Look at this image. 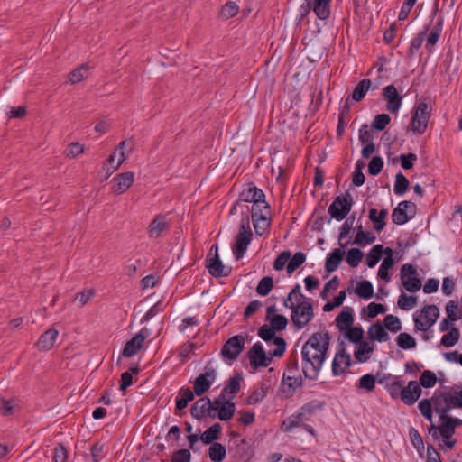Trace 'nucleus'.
I'll list each match as a JSON object with an SVG mask.
<instances>
[{
    "label": "nucleus",
    "mask_w": 462,
    "mask_h": 462,
    "mask_svg": "<svg viewBox=\"0 0 462 462\" xmlns=\"http://www.w3.org/2000/svg\"><path fill=\"white\" fill-rule=\"evenodd\" d=\"M168 227L169 223L166 220V217L164 216L158 215L149 225V236L152 238H157Z\"/></svg>",
    "instance_id": "obj_26"
},
{
    "label": "nucleus",
    "mask_w": 462,
    "mask_h": 462,
    "mask_svg": "<svg viewBox=\"0 0 462 462\" xmlns=\"http://www.w3.org/2000/svg\"><path fill=\"white\" fill-rule=\"evenodd\" d=\"M148 337L149 330L146 328H142L133 338L125 343L122 350V356L124 357H132L136 355Z\"/></svg>",
    "instance_id": "obj_17"
},
{
    "label": "nucleus",
    "mask_w": 462,
    "mask_h": 462,
    "mask_svg": "<svg viewBox=\"0 0 462 462\" xmlns=\"http://www.w3.org/2000/svg\"><path fill=\"white\" fill-rule=\"evenodd\" d=\"M434 406L430 399H422L420 401L418 404V409L420 410L421 415L428 420H432V410Z\"/></svg>",
    "instance_id": "obj_45"
},
{
    "label": "nucleus",
    "mask_w": 462,
    "mask_h": 462,
    "mask_svg": "<svg viewBox=\"0 0 462 462\" xmlns=\"http://www.w3.org/2000/svg\"><path fill=\"white\" fill-rule=\"evenodd\" d=\"M206 267L209 273L217 278L226 277L231 273V268L223 264L217 254V245L211 246L209 254L207 256Z\"/></svg>",
    "instance_id": "obj_9"
},
{
    "label": "nucleus",
    "mask_w": 462,
    "mask_h": 462,
    "mask_svg": "<svg viewBox=\"0 0 462 462\" xmlns=\"http://www.w3.org/2000/svg\"><path fill=\"white\" fill-rule=\"evenodd\" d=\"M397 345L402 349H411L416 346L415 338L410 334L403 332L396 338Z\"/></svg>",
    "instance_id": "obj_44"
},
{
    "label": "nucleus",
    "mask_w": 462,
    "mask_h": 462,
    "mask_svg": "<svg viewBox=\"0 0 462 462\" xmlns=\"http://www.w3.org/2000/svg\"><path fill=\"white\" fill-rule=\"evenodd\" d=\"M266 393H267V390H266V387H264L263 385L261 388L254 390L247 397V400H246L247 404L254 405V404L260 402L261 401H263L265 398Z\"/></svg>",
    "instance_id": "obj_53"
},
{
    "label": "nucleus",
    "mask_w": 462,
    "mask_h": 462,
    "mask_svg": "<svg viewBox=\"0 0 462 462\" xmlns=\"http://www.w3.org/2000/svg\"><path fill=\"white\" fill-rule=\"evenodd\" d=\"M345 331L346 332V337L350 342L357 344L364 341V330L361 327H350Z\"/></svg>",
    "instance_id": "obj_48"
},
{
    "label": "nucleus",
    "mask_w": 462,
    "mask_h": 462,
    "mask_svg": "<svg viewBox=\"0 0 462 462\" xmlns=\"http://www.w3.org/2000/svg\"><path fill=\"white\" fill-rule=\"evenodd\" d=\"M368 337L371 340H376L379 342L387 341L388 334L385 331L384 328L380 322H375L372 324L367 331Z\"/></svg>",
    "instance_id": "obj_32"
},
{
    "label": "nucleus",
    "mask_w": 462,
    "mask_h": 462,
    "mask_svg": "<svg viewBox=\"0 0 462 462\" xmlns=\"http://www.w3.org/2000/svg\"><path fill=\"white\" fill-rule=\"evenodd\" d=\"M391 117L387 114H380L376 116L373 121V127L377 131H383L390 123Z\"/></svg>",
    "instance_id": "obj_60"
},
{
    "label": "nucleus",
    "mask_w": 462,
    "mask_h": 462,
    "mask_svg": "<svg viewBox=\"0 0 462 462\" xmlns=\"http://www.w3.org/2000/svg\"><path fill=\"white\" fill-rule=\"evenodd\" d=\"M306 300V297L301 293V288L300 284H296L291 292L288 294V297L283 301V306L288 307L291 302H299Z\"/></svg>",
    "instance_id": "obj_42"
},
{
    "label": "nucleus",
    "mask_w": 462,
    "mask_h": 462,
    "mask_svg": "<svg viewBox=\"0 0 462 462\" xmlns=\"http://www.w3.org/2000/svg\"><path fill=\"white\" fill-rule=\"evenodd\" d=\"M306 260V256L302 252L296 253L287 265V273H292L297 268H299Z\"/></svg>",
    "instance_id": "obj_51"
},
{
    "label": "nucleus",
    "mask_w": 462,
    "mask_h": 462,
    "mask_svg": "<svg viewBox=\"0 0 462 462\" xmlns=\"http://www.w3.org/2000/svg\"><path fill=\"white\" fill-rule=\"evenodd\" d=\"M216 379V371L213 368L207 369L200 374L194 381V393L198 396L204 394Z\"/></svg>",
    "instance_id": "obj_20"
},
{
    "label": "nucleus",
    "mask_w": 462,
    "mask_h": 462,
    "mask_svg": "<svg viewBox=\"0 0 462 462\" xmlns=\"http://www.w3.org/2000/svg\"><path fill=\"white\" fill-rule=\"evenodd\" d=\"M252 221L256 235L260 236L263 235L271 224L269 215L260 214V217L252 218Z\"/></svg>",
    "instance_id": "obj_35"
},
{
    "label": "nucleus",
    "mask_w": 462,
    "mask_h": 462,
    "mask_svg": "<svg viewBox=\"0 0 462 462\" xmlns=\"http://www.w3.org/2000/svg\"><path fill=\"white\" fill-rule=\"evenodd\" d=\"M238 5L235 2L229 1L222 6L220 15L225 19H229L234 17L238 13Z\"/></svg>",
    "instance_id": "obj_54"
},
{
    "label": "nucleus",
    "mask_w": 462,
    "mask_h": 462,
    "mask_svg": "<svg viewBox=\"0 0 462 462\" xmlns=\"http://www.w3.org/2000/svg\"><path fill=\"white\" fill-rule=\"evenodd\" d=\"M459 338V329L457 328H452L450 331L442 337L440 343L446 347H451L458 342Z\"/></svg>",
    "instance_id": "obj_38"
},
{
    "label": "nucleus",
    "mask_w": 462,
    "mask_h": 462,
    "mask_svg": "<svg viewBox=\"0 0 462 462\" xmlns=\"http://www.w3.org/2000/svg\"><path fill=\"white\" fill-rule=\"evenodd\" d=\"M375 240V236L371 232H365L362 226H358L354 244L357 245H370Z\"/></svg>",
    "instance_id": "obj_39"
},
{
    "label": "nucleus",
    "mask_w": 462,
    "mask_h": 462,
    "mask_svg": "<svg viewBox=\"0 0 462 462\" xmlns=\"http://www.w3.org/2000/svg\"><path fill=\"white\" fill-rule=\"evenodd\" d=\"M191 455L188 449H179L174 452L171 462H190Z\"/></svg>",
    "instance_id": "obj_64"
},
{
    "label": "nucleus",
    "mask_w": 462,
    "mask_h": 462,
    "mask_svg": "<svg viewBox=\"0 0 462 462\" xmlns=\"http://www.w3.org/2000/svg\"><path fill=\"white\" fill-rule=\"evenodd\" d=\"M252 238L253 232L250 227V219L248 217H244L241 219L239 231L236 236V241L232 248L236 260L244 257Z\"/></svg>",
    "instance_id": "obj_5"
},
{
    "label": "nucleus",
    "mask_w": 462,
    "mask_h": 462,
    "mask_svg": "<svg viewBox=\"0 0 462 462\" xmlns=\"http://www.w3.org/2000/svg\"><path fill=\"white\" fill-rule=\"evenodd\" d=\"M353 322V309L350 307H345L336 318V325L339 331H345L348 328L352 327Z\"/></svg>",
    "instance_id": "obj_25"
},
{
    "label": "nucleus",
    "mask_w": 462,
    "mask_h": 462,
    "mask_svg": "<svg viewBox=\"0 0 462 462\" xmlns=\"http://www.w3.org/2000/svg\"><path fill=\"white\" fill-rule=\"evenodd\" d=\"M437 383L436 374L430 370H424L420 377V386L424 388H431Z\"/></svg>",
    "instance_id": "obj_46"
},
{
    "label": "nucleus",
    "mask_w": 462,
    "mask_h": 462,
    "mask_svg": "<svg viewBox=\"0 0 462 462\" xmlns=\"http://www.w3.org/2000/svg\"><path fill=\"white\" fill-rule=\"evenodd\" d=\"M88 67L87 65H81L69 73V81L72 84H76L87 78Z\"/></svg>",
    "instance_id": "obj_56"
},
{
    "label": "nucleus",
    "mask_w": 462,
    "mask_h": 462,
    "mask_svg": "<svg viewBox=\"0 0 462 462\" xmlns=\"http://www.w3.org/2000/svg\"><path fill=\"white\" fill-rule=\"evenodd\" d=\"M354 220L355 216H351L341 226L339 234V245L342 248H345L347 245V243L343 244L341 241L350 233L351 229L353 228Z\"/></svg>",
    "instance_id": "obj_52"
},
{
    "label": "nucleus",
    "mask_w": 462,
    "mask_h": 462,
    "mask_svg": "<svg viewBox=\"0 0 462 462\" xmlns=\"http://www.w3.org/2000/svg\"><path fill=\"white\" fill-rule=\"evenodd\" d=\"M245 337L236 335L226 341L221 348V356L224 359L236 360L245 347Z\"/></svg>",
    "instance_id": "obj_14"
},
{
    "label": "nucleus",
    "mask_w": 462,
    "mask_h": 462,
    "mask_svg": "<svg viewBox=\"0 0 462 462\" xmlns=\"http://www.w3.org/2000/svg\"><path fill=\"white\" fill-rule=\"evenodd\" d=\"M364 257L363 252L358 248H351L346 254V263L351 267H356Z\"/></svg>",
    "instance_id": "obj_50"
},
{
    "label": "nucleus",
    "mask_w": 462,
    "mask_h": 462,
    "mask_svg": "<svg viewBox=\"0 0 462 462\" xmlns=\"http://www.w3.org/2000/svg\"><path fill=\"white\" fill-rule=\"evenodd\" d=\"M287 308L291 310V321L297 329L306 327L314 317L313 307L308 300L291 302Z\"/></svg>",
    "instance_id": "obj_6"
},
{
    "label": "nucleus",
    "mask_w": 462,
    "mask_h": 462,
    "mask_svg": "<svg viewBox=\"0 0 462 462\" xmlns=\"http://www.w3.org/2000/svg\"><path fill=\"white\" fill-rule=\"evenodd\" d=\"M270 322H271V327L276 330V331H282L283 329H285L287 324H288V319L285 316L283 315H281V314H277V315H274L271 319H270Z\"/></svg>",
    "instance_id": "obj_59"
},
{
    "label": "nucleus",
    "mask_w": 462,
    "mask_h": 462,
    "mask_svg": "<svg viewBox=\"0 0 462 462\" xmlns=\"http://www.w3.org/2000/svg\"><path fill=\"white\" fill-rule=\"evenodd\" d=\"M401 281L406 291L416 292L421 288V281L418 277L416 268L411 264H403L401 268Z\"/></svg>",
    "instance_id": "obj_13"
},
{
    "label": "nucleus",
    "mask_w": 462,
    "mask_h": 462,
    "mask_svg": "<svg viewBox=\"0 0 462 462\" xmlns=\"http://www.w3.org/2000/svg\"><path fill=\"white\" fill-rule=\"evenodd\" d=\"M273 280L270 276L262 278L256 287V292L261 296H266L272 291Z\"/></svg>",
    "instance_id": "obj_49"
},
{
    "label": "nucleus",
    "mask_w": 462,
    "mask_h": 462,
    "mask_svg": "<svg viewBox=\"0 0 462 462\" xmlns=\"http://www.w3.org/2000/svg\"><path fill=\"white\" fill-rule=\"evenodd\" d=\"M264 198L263 191L252 184L245 188L239 195V200L251 203L261 202Z\"/></svg>",
    "instance_id": "obj_24"
},
{
    "label": "nucleus",
    "mask_w": 462,
    "mask_h": 462,
    "mask_svg": "<svg viewBox=\"0 0 462 462\" xmlns=\"http://www.w3.org/2000/svg\"><path fill=\"white\" fill-rule=\"evenodd\" d=\"M431 112L432 106L428 103L420 102L413 109L408 131H411L419 135L423 134L427 130Z\"/></svg>",
    "instance_id": "obj_4"
},
{
    "label": "nucleus",
    "mask_w": 462,
    "mask_h": 462,
    "mask_svg": "<svg viewBox=\"0 0 462 462\" xmlns=\"http://www.w3.org/2000/svg\"><path fill=\"white\" fill-rule=\"evenodd\" d=\"M260 214L270 215V207L268 203L265 201V198L263 199L261 202L253 203L251 209L252 218L260 217Z\"/></svg>",
    "instance_id": "obj_47"
},
{
    "label": "nucleus",
    "mask_w": 462,
    "mask_h": 462,
    "mask_svg": "<svg viewBox=\"0 0 462 462\" xmlns=\"http://www.w3.org/2000/svg\"><path fill=\"white\" fill-rule=\"evenodd\" d=\"M393 260L383 259L378 271V277L382 280H385L386 282H388L390 280L388 270L391 269L393 266Z\"/></svg>",
    "instance_id": "obj_61"
},
{
    "label": "nucleus",
    "mask_w": 462,
    "mask_h": 462,
    "mask_svg": "<svg viewBox=\"0 0 462 462\" xmlns=\"http://www.w3.org/2000/svg\"><path fill=\"white\" fill-rule=\"evenodd\" d=\"M352 206L353 199L349 195L347 197L339 195L334 199L333 202L328 207V211L332 218L341 221L347 217L351 211Z\"/></svg>",
    "instance_id": "obj_11"
},
{
    "label": "nucleus",
    "mask_w": 462,
    "mask_h": 462,
    "mask_svg": "<svg viewBox=\"0 0 462 462\" xmlns=\"http://www.w3.org/2000/svg\"><path fill=\"white\" fill-rule=\"evenodd\" d=\"M313 408L310 404L303 405L296 413L286 418L281 426L283 432H291L294 428H300L304 425V421H309L312 415Z\"/></svg>",
    "instance_id": "obj_8"
},
{
    "label": "nucleus",
    "mask_w": 462,
    "mask_h": 462,
    "mask_svg": "<svg viewBox=\"0 0 462 462\" xmlns=\"http://www.w3.org/2000/svg\"><path fill=\"white\" fill-rule=\"evenodd\" d=\"M330 335L328 331L316 332L305 342L301 350L302 373L305 378L316 380L330 344Z\"/></svg>",
    "instance_id": "obj_1"
},
{
    "label": "nucleus",
    "mask_w": 462,
    "mask_h": 462,
    "mask_svg": "<svg viewBox=\"0 0 462 462\" xmlns=\"http://www.w3.org/2000/svg\"><path fill=\"white\" fill-rule=\"evenodd\" d=\"M439 316V308L436 305H427L420 313L414 316L415 327L418 330L426 331L430 328Z\"/></svg>",
    "instance_id": "obj_10"
},
{
    "label": "nucleus",
    "mask_w": 462,
    "mask_h": 462,
    "mask_svg": "<svg viewBox=\"0 0 462 462\" xmlns=\"http://www.w3.org/2000/svg\"><path fill=\"white\" fill-rule=\"evenodd\" d=\"M383 167V161L380 156H374L372 158L368 164V172L370 175H378Z\"/></svg>",
    "instance_id": "obj_58"
},
{
    "label": "nucleus",
    "mask_w": 462,
    "mask_h": 462,
    "mask_svg": "<svg viewBox=\"0 0 462 462\" xmlns=\"http://www.w3.org/2000/svg\"><path fill=\"white\" fill-rule=\"evenodd\" d=\"M411 219V217L408 216V211L403 208V206H398L393 210L392 220L396 225H403L407 223Z\"/></svg>",
    "instance_id": "obj_36"
},
{
    "label": "nucleus",
    "mask_w": 462,
    "mask_h": 462,
    "mask_svg": "<svg viewBox=\"0 0 462 462\" xmlns=\"http://www.w3.org/2000/svg\"><path fill=\"white\" fill-rule=\"evenodd\" d=\"M383 322L385 328L392 332H398L402 329L401 321L396 316L392 314L386 315Z\"/></svg>",
    "instance_id": "obj_55"
},
{
    "label": "nucleus",
    "mask_w": 462,
    "mask_h": 462,
    "mask_svg": "<svg viewBox=\"0 0 462 462\" xmlns=\"http://www.w3.org/2000/svg\"><path fill=\"white\" fill-rule=\"evenodd\" d=\"M134 180V173L133 171L117 174L111 180V189L117 195L123 194L133 185Z\"/></svg>",
    "instance_id": "obj_19"
},
{
    "label": "nucleus",
    "mask_w": 462,
    "mask_h": 462,
    "mask_svg": "<svg viewBox=\"0 0 462 462\" xmlns=\"http://www.w3.org/2000/svg\"><path fill=\"white\" fill-rule=\"evenodd\" d=\"M409 180L402 172H398L395 176L394 193L396 195L404 194L409 188Z\"/></svg>",
    "instance_id": "obj_40"
},
{
    "label": "nucleus",
    "mask_w": 462,
    "mask_h": 462,
    "mask_svg": "<svg viewBox=\"0 0 462 462\" xmlns=\"http://www.w3.org/2000/svg\"><path fill=\"white\" fill-rule=\"evenodd\" d=\"M302 385L303 380L301 375L283 374L279 393L282 398L288 399L292 397L296 391L300 389Z\"/></svg>",
    "instance_id": "obj_16"
},
{
    "label": "nucleus",
    "mask_w": 462,
    "mask_h": 462,
    "mask_svg": "<svg viewBox=\"0 0 462 462\" xmlns=\"http://www.w3.org/2000/svg\"><path fill=\"white\" fill-rule=\"evenodd\" d=\"M344 255L345 252L341 249H335L333 252L328 254L325 262L326 271L328 273L335 272L338 268L341 261L343 260Z\"/></svg>",
    "instance_id": "obj_28"
},
{
    "label": "nucleus",
    "mask_w": 462,
    "mask_h": 462,
    "mask_svg": "<svg viewBox=\"0 0 462 462\" xmlns=\"http://www.w3.org/2000/svg\"><path fill=\"white\" fill-rule=\"evenodd\" d=\"M417 297L401 294L398 299V306L405 310L411 309L416 304Z\"/></svg>",
    "instance_id": "obj_62"
},
{
    "label": "nucleus",
    "mask_w": 462,
    "mask_h": 462,
    "mask_svg": "<svg viewBox=\"0 0 462 462\" xmlns=\"http://www.w3.org/2000/svg\"><path fill=\"white\" fill-rule=\"evenodd\" d=\"M421 388L417 381H410L407 386L402 387V402L406 405H413L421 395Z\"/></svg>",
    "instance_id": "obj_22"
},
{
    "label": "nucleus",
    "mask_w": 462,
    "mask_h": 462,
    "mask_svg": "<svg viewBox=\"0 0 462 462\" xmlns=\"http://www.w3.org/2000/svg\"><path fill=\"white\" fill-rule=\"evenodd\" d=\"M194 393L189 388H181L180 390L181 397L176 400V408L178 410L185 409L189 402L194 399Z\"/></svg>",
    "instance_id": "obj_37"
},
{
    "label": "nucleus",
    "mask_w": 462,
    "mask_h": 462,
    "mask_svg": "<svg viewBox=\"0 0 462 462\" xmlns=\"http://www.w3.org/2000/svg\"><path fill=\"white\" fill-rule=\"evenodd\" d=\"M210 408L214 419L217 417L222 421L231 420L236 411V404L221 393L214 401H211Z\"/></svg>",
    "instance_id": "obj_7"
},
{
    "label": "nucleus",
    "mask_w": 462,
    "mask_h": 462,
    "mask_svg": "<svg viewBox=\"0 0 462 462\" xmlns=\"http://www.w3.org/2000/svg\"><path fill=\"white\" fill-rule=\"evenodd\" d=\"M258 336L264 341L268 342L272 339H275V330L268 325H263L258 329Z\"/></svg>",
    "instance_id": "obj_63"
},
{
    "label": "nucleus",
    "mask_w": 462,
    "mask_h": 462,
    "mask_svg": "<svg viewBox=\"0 0 462 462\" xmlns=\"http://www.w3.org/2000/svg\"><path fill=\"white\" fill-rule=\"evenodd\" d=\"M371 87L372 82L369 79H364L360 80L358 84L355 87L350 97L355 102H359L363 100Z\"/></svg>",
    "instance_id": "obj_31"
},
{
    "label": "nucleus",
    "mask_w": 462,
    "mask_h": 462,
    "mask_svg": "<svg viewBox=\"0 0 462 462\" xmlns=\"http://www.w3.org/2000/svg\"><path fill=\"white\" fill-rule=\"evenodd\" d=\"M375 378L373 374H367L363 375L358 382V388L371 392L374 389Z\"/></svg>",
    "instance_id": "obj_57"
},
{
    "label": "nucleus",
    "mask_w": 462,
    "mask_h": 462,
    "mask_svg": "<svg viewBox=\"0 0 462 462\" xmlns=\"http://www.w3.org/2000/svg\"><path fill=\"white\" fill-rule=\"evenodd\" d=\"M222 427L219 423H214L208 430H206L200 436V439L204 444H213V442L219 439Z\"/></svg>",
    "instance_id": "obj_33"
},
{
    "label": "nucleus",
    "mask_w": 462,
    "mask_h": 462,
    "mask_svg": "<svg viewBox=\"0 0 462 462\" xmlns=\"http://www.w3.org/2000/svg\"><path fill=\"white\" fill-rule=\"evenodd\" d=\"M241 381L242 376L240 374H235L230 377L226 385L222 389L221 393L232 401L241 389Z\"/></svg>",
    "instance_id": "obj_27"
},
{
    "label": "nucleus",
    "mask_w": 462,
    "mask_h": 462,
    "mask_svg": "<svg viewBox=\"0 0 462 462\" xmlns=\"http://www.w3.org/2000/svg\"><path fill=\"white\" fill-rule=\"evenodd\" d=\"M431 401L434 406V411L440 416H447L448 412L455 407V401L452 396L451 391H439L434 392Z\"/></svg>",
    "instance_id": "obj_12"
},
{
    "label": "nucleus",
    "mask_w": 462,
    "mask_h": 462,
    "mask_svg": "<svg viewBox=\"0 0 462 462\" xmlns=\"http://www.w3.org/2000/svg\"><path fill=\"white\" fill-rule=\"evenodd\" d=\"M276 347L270 351L268 355L264 352L260 342L254 343L247 352L250 365L254 369L258 367H267L273 361V357H281L286 349V342L282 337L274 339Z\"/></svg>",
    "instance_id": "obj_3"
},
{
    "label": "nucleus",
    "mask_w": 462,
    "mask_h": 462,
    "mask_svg": "<svg viewBox=\"0 0 462 462\" xmlns=\"http://www.w3.org/2000/svg\"><path fill=\"white\" fill-rule=\"evenodd\" d=\"M462 425V420L458 418L447 416H440L439 425L431 422L428 429V434L431 437L433 441H438L442 439L444 446L448 448H453L457 443V439L453 438L456 428Z\"/></svg>",
    "instance_id": "obj_2"
},
{
    "label": "nucleus",
    "mask_w": 462,
    "mask_h": 462,
    "mask_svg": "<svg viewBox=\"0 0 462 462\" xmlns=\"http://www.w3.org/2000/svg\"><path fill=\"white\" fill-rule=\"evenodd\" d=\"M331 0H312V10L320 20H327L330 15Z\"/></svg>",
    "instance_id": "obj_30"
},
{
    "label": "nucleus",
    "mask_w": 462,
    "mask_h": 462,
    "mask_svg": "<svg viewBox=\"0 0 462 462\" xmlns=\"http://www.w3.org/2000/svg\"><path fill=\"white\" fill-rule=\"evenodd\" d=\"M383 254V245H374L370 252L366 255V264L368 267L372 268L377 264L379 260L382 257Z\"/></svg>",
    "instance_id": "obj_41"
},
{
    "label": "nucleus",
    "mask_w": 462,
    "mask_h": 462,
    "mask_svg": "<svg viewBox=\"0 0 462 462\" xmlns=\"http://www.w3.org/2000/svg\"><path fill=\"white\" fill-rule=\"evenodd\" d=\"M59 332L55 328L46 330L38 339L35 346L41 351H47L53 347Z\"/></svg>",
    "instance_id": "obj_23"
},
{
    "label": "nucleus",
    "mask_w": 462,
    "mask_h": 462,
    "mask_svg": "<svg viewBox=\"0 0 462 462\" xmlns=\"http://www.w3.org/2000/svg\"><path fill=\"white\" fill-rule=\"evenodd\" d=\"M211 400L208 397H201L196 401L190 408V414L198 420H202L206 417L214 419L211 412Z\"/></svg>",
    "instance_id": "obj_18"
},
{
    "label": "nucleus",
    "mask_w": 462,
    "mask_h": 462,
    "mask_svg": "<svg viewBox=\"0 0 462 462\" xmlns=\"http://www.w3.org/2000/svg\"><path fill=\"white\" fill-rule=\"evenodd\" d=\"M209 458L213 462H222L226 456V448L218 442H214L208 448Z\"/></svg>",
    "instance_id": "obj_34"
},
{
    "label": "nucleus",
    "mask_w": 462,
    "mask_h": 462,
    "mask_svg": "<svg viewBox=\"0 0 462 462\" xmlns=\"http://www.w3.org/2000/svg\"><path fill=\"white\" fill-rule=\"evenodd\" d=\"M358 346L354 352L355 359L359 363H365L368 361L374 352V346L370 345L366 341L357 343Z\"/></svg>",
    "instance_id": "obj_29"
},
{
    "label": "nucleus",
    "mask_w": 462,
    "mask_h": 462,
    "mask_svg": "<svg viewBox=\"0 0 462 462\" xmlns=\"http://www.w3.org/2000/svg\"><path fill=\"white\" fill-rule=\"evenodd\" d=\"M355 292L363 299H370L374 294V288L369 281H362L356 287Z\"/></svg>",
    "instance_id": "obj_43"
},
{
    "label": "nucleus",
    "mask_w": 462,
    "mask_h": 462,
    "mask_svg": "<svg viewBox=\"0 0 462 462\" xmlns=\"http://www.w3.org/2000/svg\"><path fill=\"white\" fill-rule=\"evenodd\" d=\"M351 365V356L346 352V343L341 341L339 343V349L336 353L332 362V374L335 376L341 375L345 373L346 369Z\"/></svg>",
    "instance_id": "obj_15"
},
{
    "label": "nucleus",
    "mask_w": 462,
    "mask_h": 462,
    "mask_svg": "<svg viewBox=\"0 0 462 462\" xmlns=\"http://www.w3.org/2000/svg\"><path fill=\"white\" fill-rule=\"evenodd\" d=\"M383 98L387 101L386 108L389 112L397 113L402 106V97L399 95L393 85L386 86L383 89Z\"/></svg>",
    "instance_id": "obj_21"
}]
</instances>
